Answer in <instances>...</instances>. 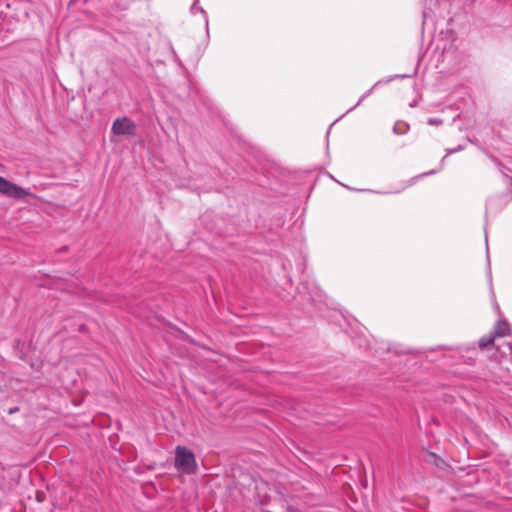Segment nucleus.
Masks as SVG:
<instances>
[{"instance_id":"nucleus-10","label":"nucleus","mask_w":512,"mask_h":512,"mask_svg":"<svg viewBox=\"0 0 512 512\" xmlns=\"http://www.w3.org/2000/svg\"><path fill=\"white\" fill-rule=\"evenodd\" d=\"M366 97V95H362V98L360 99V101L357 103V105H359V103Z\"/></svg>"},{"instance_id":"nucleus-9","label":"nucleus","mask_w":512,"mask_h":512,"mask_svg":"<svg viewBox=\"0 0 512 512\" xmlns=\"http://www.w3.org/2000/svg\"><path fill=\"white\" fill-rule=\"evenodd\" d=\"M16 411H18V407L10 408V409L8 410V413H9V414H13V413H15Z\"/></svg>"},{"instance_id":"nucleus-8","label":"nucleus","mask_w":512,"mask_h":512,"mask_svg":"<svg viewBox=\"0 0 512 512\" xmlns=\"http://www.w3.org/2000/svg\"><path fill=\"white\" fill-rule=\"evenodd\" d=\"M36 500L42 502L44 500V494L42 492L36 493Z\"/></svg>"},{"instance_id":"nucleus-2","label":"nucleus","mask_w":512,"mask_h":512,"mask_svg":"<svg viewBox=\"0 0 512 512\" xmlns=\"http://www.w3.org/2000/svg\"><path fill=\"white\" fill-rule=\"evenodd\" d=\"M111 130L116 135L134 136L136 134V124L127 117H121L113 122Z\"/></svg>"},{"instance_id":"nucleus-11","label":"nucleus","mask_w":512,"mask_h":512,"mask_svg":"<svg viewBox=\"0 0 512 512\" xmlns=\"http://www.w3.org/2000/svg\"><path fill=\"white\" fill-rule=\"evenodd\" d=\"M433 173H435V172H434V171H430V172H428V173H425L424 175H431V174H433Z\"/></svg>"},{"instance_id":"nucleus-7","label":"nucleus","mask_w":512,"mask_h":512,"mask_svg":"<svg viewBox=\"0 0 512 512\" xmlns=\"http://www.w3.org/2000/svg\"><path fill=\"white\" fill-rule=\"evenodd\" d=\"M442 123H443V121L440 118H429L428 119L429 125L438 126V125H441Z\"/></svg>"},{"instance_id":"nucleus-3","label":"nucleus","mask_w":512,"mask_h":512,"mask_svg":"<svg viewBox=\"0 0 512 512\" xmlns=\"http://www.w3.org/2000/svg\"><path fill=\"white\" fill-rule=\"evenodd\" d=\"M0 192L4 195L14 198H22L25 192L22 188L10 183L8 180L0 176Z\"/></svg>"},{"instance_id":"nucleus-6","label":"nucleus","mask_w":512,"mask_h":512,"mask_svg":"<svg viewBox=\"0 0 512 512\" xmlns=\"http://www.w3.org/2000/svg\"><path fill=\"white\" fill-rule=\"evenodd\" d=\"M408 126L405 124L396 123L393 127V132L398 135L406 133Z\"/></svg>"},{"instance_id":"nucleus-4","label":"nucleus","mask_w":512,"mask_h":512,"mask_svg":"<svg viewBox=\"0 0 512 512\" xmlns=\"http://www.w3.org/2000/svg\"><path fill=\"white\" fill-rule=\"evenodd\" d=\"M494 337H503L509 334V325L507 322L503 320H499L494 328V331L491 332Z\"/></svg>"},{"instance_id":"nucleus-5","label":"nucleus","mask_w":512,"mask_h":512,"mask_svg":"<svg viewBox=\"0 0 512 512\" xmlns=\"http://www.w3.org/2000/svg\"><path fill=\"white\" fill-rule=\"evenodd\" d=\"M495 337L492 333L479 339L478 345L481 349L488 348L494 344Z\"/></svg>"},{"instance_id":"nucleus-1","label":"nucleus","mask_w":512,"mask_h":512,"mask_svg":"<svg viewBox=\"0 0 512 512\" xmlns=\"http://www.w3.org/2000/svg\"><path fill=\"white\" fill-rule=\"evenodd\" d=\"M175 467L185 474L194 473L197 468L194 453L184 446H177L175 449Z\"/></svg>"}]
</instances>
